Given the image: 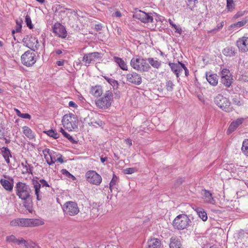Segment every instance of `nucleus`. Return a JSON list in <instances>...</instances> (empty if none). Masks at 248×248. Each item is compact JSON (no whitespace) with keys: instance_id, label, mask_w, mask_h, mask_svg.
Masks as SVG:
<instances>
[{"instance_id":"obj_59","label":"nucleus","mask_w":248,"mask_h":248,"mask_svg":"<svg viewBox=\"0 0 248 248\" xmlns=\"http://www.w3.org/2000/svg\"><path fill=\"white\" fill-rule=\"evenodd\" d=\"M223 26V22L221 23L220 25L217 26V28L214 29L212 31H214L215 30H217L221 29Z\"/></svg>"},{"instance_id":"obj_64","label":"nucleus","mask_w":248,"mask_h":248,"mask_svg":"<svg viewBox=\"0 0 248 248\" xmlns=\"http://www.w3.org/2000/svg\"><path fill=\"white\" fill-rule=\"evenodd\" d=\"M56 53L58 55L61 54L62 53V51L60 49H57L56 50Z\"/></svg>"},{"instance_id":"obj_28","label":"nucleus","mask_w":248,"mask_h":248,"mask_svg":"<svg viewBox=\"0 0 248 248\" xmlns=\"http://www.w3.org/2000/svg\"><path fill=\"white\" fill-rule=\"evenodd\" d=\"M90 93L95 97L100 96L103 93V90L100 86H95L91 88Z\"/></svg>"},{"instance_id":"obj_55","label":"nucleus","mask_w":248,"mask_h":248,"mask_svg":"<svg viewBox=\"0 0 248 248\" xmlns=\"http://www.w3.org/2000/svg\"><path fill=\"white\" fill-rule=\"evenodd\" d=\"M62 174H65L66 176L68 177L71 176L72 177H74V176L72 175L69 172H68L65 169H62Z\"/></svg>"},{"instance_id":"obj_27","label":"nucleus","mask_w":248,"mask_h":248,"mask_svg":"<svg viewBox=\"0 0 248 248\" xmlns=\"http://www.w3.org/2000/svg\"><path fill=\"white\" fill-rule=\"evenodd\" d=\"M2 155L7 163H10V157H12L11 152L8 147H3L1 149Z\"/></svg>"},{"instance_id":"obj_61","label":"nucleus","mask_w":248,"mask_h":248,"mask_svg":"<svg viewBox=\"0 0 248 248\" xmlns=\"http://www.w3.org/2000/svg\"><path fill=\"white\" fill-rule=\"evenodd\" d=\"M114 14L116 17H120L122 16V14L120 11H116Z\"/></svg>"},{"instance_id":"obj_31","label":"nucleus","mask_w":248,"mask_h":248,"mask_svg":"<svg viewBox=\"0 0 248 248\" xmlns=\"http://www.w3.org/2000/svg\"><path fill=\"white\" fill-rule=\"evenodd\" d=\"M206 79L211 85L214 86H216L218 83V78L217 74L206 75Z\"/></svg>"},{"instance_id":"obj_43","label":"nucleus","mask_w":248,"mask_h":248,"mask_svg":"<svg viewBox=\"0 0 248 248\" xmlns=\"http://www.w3.org/2000/svg\"><path fill=\"white\" fill-rule=\"evenodd\" d=\"M105 79L113 87H118L119 84L117 80H115L114 79L109 78L107 77H104Z\"/></svg>"},{"instance_id":"obj_42","label":"nucleus","mask_w":248,"mask_h":248,"mask_svg":"<svg viewBox=\"0 0 248 248\" xmlns=\"http://www.w3.org/2000/svg\"><path fill=\"white\" fill-rule=\"evenodd\" d=\"M16 111V115L19 117L23 119H27L30 120L31 119V116L28 113H22L19 109H15Z\"/></svg>"},{"instance_id":"obj_2","label":"nucleus","mask_w":248,"mask_h":248,"mask_svg":"<svg viewBox=\"0 0 248 248\" xmlns=\"http://www.w3.org/2000/svg\"><path fill=\"white\" fill-rule=\"evenodd\" d=\"M15 190L16 195L22 201H26L31 198V189L25 183L17 182L15 186Z\"/></svg>"},{"instance_id":"obj_60","label":"nucleus","mask_w":248,"mask_h":248,"mask_svg":"<svg viewBox=\"0 0 248 248\" xmlns=\"http://www.w3.org/2000/svg\"><path fill=\"white\" fill-rule=\"evenodd\" d=\"M56 63L58 66H62L64 64V62L62 61H58Z\"/></svg>"},{"instance_id":"obj_12","label":"nucleus","mask_w":248,"mask_h":248,"mask_svg":"<svg viewBox=\"0 0 248 248\" xmlns=\"http://www.w3.org/2000/svg\"><path fill=\"white\" fill-rule=\"evenodd\" d=\"M23 43L28 48L35 51L39 46V43L38 39L35 37L27 35L23 39Z\"/></svg>"},{"instance_id":"obj_21","label":"nucleus","mask_w":248,"mask_h":248,"mask_svg":"<svg viewBox=\"0 0 248 248\" xmlns=\"http://www.w3.org/2000/svg\"><path fill=\"white\" fill-rule=\"evenodd\" d=\"M244 118H240L232 122L228 127L227 133L230 134L234 131L244 122Z\"/></svg>"},{"instance_id":"obj_10","label":"nucleus","mask_w":248,"mask_h":248,"mask_svg":"<svg viewBox=\"0 0 248 248\" xmlns=\"http://www.w3.org/2000/svg\"><path fill=\"white\" fill-rule=\"evenodd\" d=\"M134 16L144 23H152L154 21L153 13H146L141 10L136 12Z\"/></svg>"},{"instance_id":"obj_32","label":"nucleus","mask_w":248,"mask_h":248,"mask_svg":"<svg viewBox=\"0 0 248 248\" xmlns=\"http://www.w3.org/2000/svg\"><path fill=\"white\" fill-rule=\"evenodd\" d=\"M115 62L118 64L120 68L123 70L127 71L128 70L127 65L126 62L121 58L114 57Z\"/></svg>"},{"instance_id":"obj_54","label":"nucleus","mask_w":248,"mask_h":248,"mask_svg":"<svg viewBox=\"0 0 248 248\" xmlns=\"http://www.w3.org/2000/svg\"><path fill=\"white\" fill-rule=\"evenodd\" d=\"M56 156H57L56 161H58L61 163H63L64 161L62 158V155L61 154H57V155H56Z\"/></svg>"},{"instance_id":"obj_9","label":"nucleus","mask_w":248,"mask_h":248,"mask_svg":"<svg viewBox=\"0 0 248 248\" xmlns=\"http://www.w3.org/2000/svg\"><path fill=\"white\" fill-rule=\"evenodd\" d=\"M86 180L91 184L99 186L102 182V177L94 170H89L85 174Z\"/></svg>"},{"instance_id":"obj_25","label":"nucleus","mask_w":248,"mask_h":248,"mask_svg":"<svg viewBox=\"0 0 248 248\" xmlns=\"http://www.w3.org/2000/svg\"><path fill=\"white\" fill-rule=\"evenodd\" d=\"M23 133L30 140L35 139V133L28 126H24L22 127Z\"/></svg>"},{"instance_id":"obj_8","label":"nucleus","mask_w":248,"mask_h":248,"mask_svg":"<svg viewBox=\"0 0 248 248\" xmlns=\"http://www.w3.org/2000/svg\"><path fill=\"white\" fill-rule=\"evenodd\" d=\"M62 210L64 214L70 216L77 215L79 212L77 204L71 201L66 202L63 205Z\"/></svg>"},{"instance_id":"obj_16","label":"nucleus","mask_w":248,"mask_h":248,"mask_svg":"<svg viewBox=\"0 0 248 248\" xmlns=\"http://www.w3.org/2000/svg\"><path fill=\"white\" fill-rule=\"evenodd\" d=\"M32 188L34 196L36 197L37 201H41L46 197V194L45 190L41 188L40 185L32 184Z\"/></svg>"},{"instance_id":"obj_39","label":"nucleus","mask_w":248,"mask_h":248,"mask_svg":"<svg viewBox=\"0 0 248 248\" xmlns=\"http://www.w3.org/2000/svg\"><path fill=\"white\" fill-rule=\"evenodd\" d=\"M118 181V177L115 174H113L112 178L109 183V189L111 191H112V189L114 188V186L116 185Z\"/></svg>"},{"instance_id":"obj_5","label":"nucleus","mask_w":248,"mask_h":248,"mask_svg":"<svg viewBox=\"0 0 248 248\" xmlns=\"http://www.w3.org/2000/svg\"><path fill=\"white\" fill-rule=\"evenodd\" d=\"M191 223L188 216L185 214L177 216L173 221V227L178 230H183L186 229Z\"/></svg>"},{"instance_id":"obj_13","label":"nucleus","mask_w":248,"mask_h":248,"mask_svg":"<svg viewBox=\"0 0 248 248\" xmlns=\"http://www.w3.org/2000/svg\"><path fill=\"white\" fill-rule=\"evenodd\" d=\"M221 81L226 87H229L232 82V77L229 69L224 68L221 72Z\"/></svg>"},{"instance_id":"obj_6","label":"nucleus","mask_w":248,"mask_h":248,"mask_svg":"<svg viewBox=\"0 0 248 248\" xmlns=\"http://www.w3.org/2000/svg\"><path fill=\"white\" fill-rule=\"evenodd\" d=\"M113 100L112 93L110 91H107L103 97L96 101L95 104L97 107L101 108H108L110 106Z\"/></svg>"},{"instance_id":"obj_41","label":"nucleus","mask_w":248,"mask_h":248,"mask_svg":"<svg viewBox=\"0 0 248 248\" xmlns=\"http://www.w3.org/2000/svg\"><path fill=\"white\" fill-rule=\"evenodd\" d=\"M43 154L44 155V157L48 164V163L50 162V156H51V151L49 149H46L43 151Z\"/></svg>"},{"instance_id":"obj_47","label":"nucleus","mask_w":248,"mask_h":248,"mask_svg":"<svg viewBox=\"0 0 248 248\" xmlns=\"http://www.w3.org/2000/svg\"><path fill=\"white\" fill-rule=\"evenodd\" d=\"M174 84L170 80L168 81L166 83V88L168 91H171L173 89Z\"/></svg>"},{"instance_id":"obj_20","label":"nucleus","mask_w":248,"mask_h":248,"mask_svg":"<svg viewBox=\"0 0 248 248\" xmlns=\"http://www.w3.org/2000/svg\"><path fill=\"white\" fill-rule=\"evenodd\" d=\"M126 78L127 81L135 84L139 85L141 82V77L136 72L127 74Z\"/></svg>"},{"instance_id":"obj_22","label":"nucleus","mask_w":248,"mask_h":248,"mask_svg":"<svg viewBox=\"0 0 248 248\" xmlns=\"http://www.w3.org/2000/svg\"><path fill=\"white\" fill-rule=\"evenodd\" d=\"M0 183L2 186L7 191H12L14 187V180L11 178V181L7 180L1 179Z\"/></svg>"},{"instance_id":"obj_14","label":"nucleus","mask_w":248,"mask_h":248,"mask_svg":"<svg viewBox=\"0 0 248 248\" xmlns=\"http://www.w3.org/2000/svg\"><path fill=\"white\" fill-rule=\"evenodd\" d=\"M52 31L55 35L62 38H65L67 36L65 28L59 22L55 23L52 27Z\"/></svg>"},{"instance_id":"obj_26","label":"nucleus","mask_w":248,"mask_h":248,"mask_svg":"<svg viewBox=\"0 0 248 248\" xmlns=\"http://www.w3.org/2000/svg\"><path fill=\"white\" fill-rule=\"evenodd\" d=\"M181 242L180 238L176 236H172L170 239V248H181Z\"/></svg>"},{"instance_id":"obj_18","label":"nucleus","mask_w":248,"mask_h":248,"mask_svg":"<svg viewBox=\"0 0 248 248\" xmlns=\"http://www.w3.org/2000/svg\"><path fill=\"white\" fill-rule=\"evenodd\" d=\"M215 102L220 108H226L230 104L229 100L221 94H218L215 97Z\"/></svg>"},{"instance_id":"obj_58","label":"nucleus","mask_w":248,"mask_h":248,"mask_svg":"<svg viewBox=\"0 0 248 248\" xmlns=\"http://www.w3.org/2000/svg\"><path fill=\"white\" fill-rule=\"evenodd\" d=\"M22 28L21 24H19L18 26H16V32H20Z\"/></svg>"},{"instance_id":"obj_38","label":"nucleus","mask_w":248,"mask_h":248,"mask_svg":"<svg viewBox=\"0 0 248 248\" xmlns=\"http://www.w3.org/2000/svg\"><path fill=\"white\" fill-rule=\"evenodd\" d=\"M60 131L64 137L67 138L72 143H76L77 141L74 140L73 137L64 131L62 128H60Z\"/></svg>"},{"instance_id":"obj_23","label":"nucleus","mask_w":248,"mask_h":248,"mask_svg":"<svg viewBox=\"0 0 248 248\" xmlns=\"http://www.w3.org/2000/svg\"><path fill=\"white\" fill-rule=\"evenodd\" d=\"M32 183L35 184H36L40 185L41 188L46 190L53 189V188L51 186L49 183L46 180L43 179H40L39 181L32 180Z\"/></svg>"},{"instance_id":"obj_3","label":"nucleus","mask_w":248,"mask_h":248,"mask_svg":"<svg viewBox=\"0 0 248 248\" xmlns=\"http://www.w3.org/2000/svg\"><path fill=\"white\" fill-rule=\"evenodd\" d=\"M130 65L133 68L141 72H148L151 68L146 59L138 56L132 58Z\"/></svg>"},{"instance_id":"obj_37","label":"nucleus","mask_w":248,"mask_h":248,"mask_svg":"<svg viewBox=\"0 0 248 248\" xmlns=\"http://www.w3.org/2000/svg\"><path fill=\"white\" fill-rule=\"evenodd\" d=\"M247 23V19H243L242 21H238L236 23H233L231 25L232 28H240L244 26Z\"/></svg>"},{"instance_id":"obj_56","label":"nucleus","mask_w":248,"mask_h":248,"mask_svg":"<svg viewBox=\"0 0 248 248\" xmlns=\"http://www.w3.org/2000/svg\"><path fill=\"white\" fill-rule=\"evenodd\" d=\"M244 15V12H238L235 15L234 17L235 18H237L240 16H243Z\"/></svg>"},{"instance_id":"obj_7","label":"nucleus","mask_w":248,"mask_h":248,"mask_svg":"<svg viewBox=\"0 0 248 248\" xmlns=\"http://www.w3.org/2000/svg\"><path fill=\"white\" fill-rule=\"evenodd\" d=\"M21 61L24 65L32 66L36 62V55L33 52L28 50L21 55Z\"/></svg>"},{"instance_id":"obj_49","label":"nucleus","mask_w":248,"mask_h":248,"mask_svg":"<svg viewBox=\"0 0 248 248\" xmlns=\"http://www.w3.org/2000/svg\"><path fill=\"white\" fill-rule=\"evenodd\" d=\"M56 10L55 11V15H57L58 13L61 12H64V8L60 5H57L56 6Z\"/></svg>"},{"instance_id":"obj_15","label":"nucleus","mask_w":248,"mask_h":248,"mask_svg":"<svg viewBox=\"0 0 248 248\" xmlns=\"http://www.w3.org/2000/svg\"><path fill=\"white\" fill-rule=\"evenodd\" d=\"M169 65L177 77H178L183 71H187V69L185 64L180 62L178 63L169 62Z\"/></svg>"},{"instance_id":"obj_19","label":"nucleus","mask_w":248,"mask_h":248,"mask_svg":"<svg viewBox=\"0 0 248 248\" xmlns=\"http://www.w3.org/2000/svg\"><path fill=\"white\" fill-rule=\"evenodd\" d=\"M202 198L205 203L215 204L216 200L210 191L202 189L201 191Z\"/></svg>"},{"instance_id":"obj_1","label":"nucleus","mask_w":248,"mask_h":248,"mask_svg":"<svg viewBox=\"0 0 248 248\" xmlns=\"http://www.w3.org/2000/svg\"><path fill=\"white\" fill-rule=\"evenodd\" d=\"M13 227H34L44 224L43 220L36 218H16L10 222Z\"/></svg>"},{"instance_id":"obj_62","label":"nucleus","mask_w":248,"mask_h":248,"mask_svg":"<svg viewBox=\"0 0 248 248\" xmlns=\"http://www.w3.org/2000/svg\"><path fill=\"white\" fill-rule=\"evenodd\" d=\"M125 141H126V142L127 144H128V145H129V146H131V145H132V141H131V140H130V139H126V140H125Z\"/></svg>"},{"instance_id":"obj_53","label":"nucleus","mask_w":248,"mask_h":248,"mask_svg":"<svg viewBox=\"0 0 248 248\" xmlns=\"http://www.w3.org/2000/svg\"><path fill=\"white\" fill-rule=\"evenodd\" d=\"M94 123L97 124L99 127H100L102 129H103L104 126L105 125L104 122L101 120L95 121Z\"/></svg>"},{"instance_id":"obj_11","label":"nucleus","mask_w":248,"mask_h":248,"mask_svg":"<svg viewBox=\"0 0 248 248\" xmlns=\"http://www.w3.org/2000/svg\"><path fill=\"white\" fill-rule=\"evenodd\" d=\"M102 58L101 54L94 52L85 54L82 59L84 64L89 66L91 63Z\"/></svg>"},{"instance_id":"obj_29","label":"nucleus","mask_w":248,"mask_h":248,"mask_svg":"<svg viewBox=\"0 0 248 248\" xmlns=\"http://www.w3.org/2000/svg\"><path fill=\"white\" fill-rule=\"evenodd\" d=\"M161 242L157 238H153L148 241V248H159Z\"/></svg>"},{"instance_id":"obj_40","label":"nucleus","mask_w":248,"mask_h":248,"mask_svg":"<svg viewBox=\"0 0 248 248\" xmlns=\"http://www.w3.org/2000/svg\"><path fill=\"white\" fill-rule=\"evenodd\" d=\"M197 213L199 217L203 221H205L207 219V214L203 210L200 209L197 211Z\"/></svg>"},{"instance_id":"obj_63","label":"nucleus","mask_w":248,"mask_h":248,"mask_svg":"<svg viewBox=\"0 0 248 248\" xmlns=\"http://www.w3.org/2000/svg\"><path fill=\"white\" fill-rule=\"evenodd\" d=\"M107 157H101V161L102 162V163H104L107 160Z\"/></svg>"},{"instance_id":"obj_4","label":"nucleus","mask_w":248,"mask_h":248,"mask_svg":"<svg viewBox=\"0 0 248 248\" xmlns=\"http://www.w3.org/2000/svg\"><path fill=\"white\" fill-rule=\"evenodd\" d=\"M62 123L63 127L69 131L75 130L78 128V120L77 117L71 113L63 116Z\"/></svg>"},{"instance_id":"obj_50","label":"nucleus","mask_w":248,"mask_h":248,"mask_svg":"<svg viewBox=\"0 0 248 248\" xmlns=\"http://www.w3.org/2000/svg\"><path fill=\"white\" fill-rule=\"evenodd\" d=\"M223 53L224 55L227 56H230L232 53V51L229 48H224L223 50Z\"/></svg>"},{"instance_id":"obj_46","label":"nucleus","mask_w":248,"mask_h":248,"mask_svg":"<svg viewBox=\"0 0 248 248\" xmlns=\"http://www.w3.org/2000/svg\"><path fill=\"white\" fill-rule=\"evenodd\" d=\"M25 22L29 29H32L33 28V25L31 23V20L29 15H26L25 17Z\"/></svg>"},{"instance_id":"obj_52","label":"nucleus","mask_w":248,"mask_h":248,"mask_svg":"<svg viewBox=\"0 0 248 248\" xmlns=\"http://www.w3.org/2000/svg\"><path fill=\"white\" fill-rule=\"evenodd\" d=\"M172 28H173L175 30V32L177 33H178L179 34L181 33L182 32V29L179 26H177L176 25H172Z\"/></svg>"},{"instance_id":"obj_30","label":"nucleus","mask_w":248,"mask_h":248,"mask_svg":"<svg viewBox=\"0 0 248 248\" xmlns=\"http://www.w3.org/2000/svg\"><path fill=\"white\" fill-rule=\"evenodd\" d=\"M147 61L149 62V65L150 64L153 68L159 69L161 66V62L157 60L156 58H148Z\"/></svg>"},{"instance_id":"obj_36","label":"nucleus","mask_w":248,"mask_h":248,"mask_svg":"<svg viewBox=\"0 0 248 248\" xmlns=\"http://www.w3.org/2000/svg\"><path fill=\"white\" fill-rule=\"evenodd\" d=\"M44 133H46L48 136L53 138L55 139L59 138V134L54 130L50 129L47 131H44Z\"/></svg>"},{"instance_id":"obj_33","label":"nucleus","mask_w":248,"mask_h":248,"mask_svg":"<svg viewBox=\"0 0 248 248\" xmlns=\"http://www.w3.org/2000/svg\"><path fill=\"white\" fill-rule=\"evenodd\" d=\"M21 165L23 167L22 173L23 174H30L32 173V170L30 165L27 163L26 161L25 163H22Z\"/></svg>"},{"instance_id":"obj_17","label":"nucleus","mask_w":248,"mask_h":248,"mask_svg":"<svg viewBox=\"0 0 248 248\" xmlns=\"http://www.w3.org/2000/svg\"><path fill=\"white\" fill-rule=\"evenodd\" d=\"M236 45L240 51H248V37L244 36L239 38L236 42Z\"/></svg>"},{"instance_id":"obj_34","label":"nucleus","mask_w":248,"mask_h":248,"mask_svg":"<svg viewBox=\"0 0 248 248\" xmlns=\"http://www.w3.org/2000/svg\"><path fill=\"white\" fill-rule=\"evenodd\" d=\"M241 151L246 156H248V139L243 141Z\"/></svg>"},{"instance_id":"obj_35","label":"nucleus","mask_w":248,"mask_h":248,"mask_svg":"<svg viewBox=\"0 0 248 248\" xmlns=\"http://www.w3.org/2000/svg\"><path fill=\"white\" fill-rule=\"evenodd\" d=\"M23 245L25 248H41L37 244L31 240L26 241V243H24Z\"/></svg>"},{"instance_id":"obj_45","label":"nucleus","mask_w":248,"mask_h":248,"mask_svg":"<svg viewBox=\"0 0 248 248\" xmlns=\"http://www.w3.org/2000/svg\"><path fill=\"white\" fill-rule=\"evenodd\" d=\"M57 154L54 153V152L51 151V156H50V162L48 163L49 165H53L56 161L57 159V156H56Z\"/></svg>"},{"instance_id":"obj_57","label":"nucleus","mask_w":248,"mask_h":248,"mask_svg":"<svg viewBox=\"0 0 248 248\" xmlns=\"http://www.w3.org/2000/svg\"><path fill=\"white\" fill-rule=\"evenodd\" d=\"M69 107L74 108L78 107L77 105L73 101H70L69 102Z\"/></svg>"},{"instance_id":"obj_48","label":"nucleus","mask_w":248,"mask_h":248,"mask_svg":"<svg viewBox=\"0 0 248 248\" xmlns=\"http://www.w3.org/2000/svg\"><path fill=\"white\" fill-rule=\"evenodd\" d=\"M136 171V169L133 168H127L124 170V172L125 174H131Z\"/></svg>"},{"instance_id":"obj_44","label":"nucleus","mask_w":248,"mask_h":248,"mask_svg":"<svg viewBox=\"0 0 248 248\" xmlns=\"http://www.w3.org/2000/svg\"><path fill=\"white\" fill-rule=\"evenodd\" d=\"M227 8L230 11L234 9V4L233 0H227Z\"/></svg>"},{"instance_id":"obj_24","label":"nucleus","mask_w":248,"mask_h":248,"mask_svg":"<svg viewBox=\"0 0 248 248\" xmlns=\"http://www.w3.org/2000/svg\"><path fill=\"white\" fill-rule=\"evenodd\" d=\"M6 241L9 242H12L17 245H20L26 243V240L23 238H19L17 239L15 235H11L6 237Z\"/></svg>"},{"instance_id":"obj_51","label":"nucleus","mask_w":248,"mask_h":248,"mask_svg":"<svg viewBox=\"0 0 248 248\" xmlns=\"http://www.w3.org/2000/svg\"><path fill=\"white\" fill-rule=\"evenodd\" d=\"M4 137V128L2 124L0 123V139Z\"/></svg>"}]
</instances>
